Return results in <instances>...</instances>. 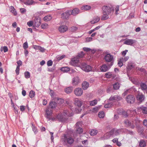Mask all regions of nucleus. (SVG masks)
<instances>
[{
	"instance_id": "obj_1",
	"label": "nucleus",
	"mask_w": 147,
	"mask_h": 147,
	"mask_svg": "<svg viewBox=\"0 0 147 147\" xmlns=\"http://www.w3.org/2000/svg\"><path fill=\"white\" fill-rule=\"evenodd\" d=\"M103 15L101 20H106L109 18V15L111 11V9L110 7L105 6L102 7Z\"/></svg>"
},
{
	"instance_id": "obj_2",
	"label": "nucleus",
	"mask_w": 147,
	"mask_h": 147,
	"mask_svg": "<svg viewBox=\"0 0 147 147\" xmlns=\"http://www.w3.org/2000/svg\"><path fill=\"white\" fill-rule=\"evenodd\" d=\"M104 59L106 62L110 63L111 66L113 65L114 59L113 56L111 54L106 53L104 55Z\"/></svg>"
},
{
	"instance_id": "obj_3",
	"label": "nucleus",
	"mask_w": 147,
	"mask_h": 147,
	"mask_svg": "<svg viewBox=\"0 0 147 147\" xmlns=\"http://www.w3.org/2000/svg\"><path fill=\"white\" fill-rule=\"evenodd\" d=\"M81 68L83 71L86 72H88L91 71L92 67L85 63H83L81 66Z\"/></svg>"
},
{
	"instance_id": "obj_4",
	"label": "nucleus",
	"mask_w": 147,
	"mask_h": 147,
	"mask_svg": "<svg viewBox=\"0 0 147 147\" xmlns=\"http://www.w3.org/2000/svg\"><path fill=\"white\" fill-rule=\"evenodd\" d=\"M125 100L127 103L129 104H133L135 102V98L133 95L130 94L126 96Z\"/></svg>"
},
{
	"instance_id": "obj_5",
	"label": "nucleus",
	"mask_w": 147,
	"mask_h": 147,
	"mask_svg": "<svg viewBox=\"0 0 147 147\" xmlns=\"http://www.w3.org/2000/svg\"><path fill=\"white\" fill-rule=\"evenodd\" d=\"M74 111L73 109L72 108L70 109L66 110H64L63 113V115L67 118L68 117H71L73 115V111Z\"/></svg>"
},
{
	"instance_id": "obj_6",
	"label": "nucleus",
	"mask_w": 147,
	"mask_h": 147,
	"mask_svg": "<svg viewBox=\"0 0 147 147\" xmlns=\"http://www.w3.org/2000/svg\"><path fill=\"white\" fill-rule=\"evenodd\" d=\"M121 131L120 129H113L110 131L109 134L111 136H115L119 135Z\"/></svg>"
},
{
	"instance_id": "obj_7",
	"label": "nucleus",
	"mask_w": 147,
	"mask_h": 147,
	"mask_svg": "<svg viewBox=\"0 0 147 147\" xmlns=\"http://www.w3.org/2000/svg\"><path fill=\"white\" fill-rule=\"evenodd\" d=\"M124 123L126 126L129 127L133 129L135 127L132 121L127 119L124 121Z\"/></svg>"
},
{
	"instance_id": "obj_8",
	"label": "nucleus",
	"mask_w": 147,
	"mask_h": 147,
	"mask_svg": "<svg viewBox=\"0 0 147 147\" xmlns=\"http://www.w3.org/2000/svg\"><path fill=\"white\" fill-rule=\"evenodd\" d=\"M74 93L77 96H81L83 93V91L82 88H76L74 91Z\"/></svg>"
},
{
	"instance_id": "obj_9",
	"label": "nucleus",
	"mask_w": 147,
	"mask_h": 147,
	"mask_svg": "<svg viewBox=\"0 0 147 147\" xmlns=\"http://www.w3.org/2000/svg\"><path fill=\"white\" fill-rule=\"evenodd\" d=\"M68 30V28L65 25L60 26L58 28L59 31L61 33H63L66 32Z\"/></svg>"
},
{
	"instance_id": "obj_10",
	"label": "nucleus",
	"mask_w": 147,
	"mask_h": 147,
	"mask_svg": "<svg viewBox=\"0 0 147 147\" xmlns=\"http://www.w3.org/2000/svg\"><path fill=\"white\" fill-rule=\"evenodd\" d=\"M70 15V11L69 10H67L61 14V17L63 19H67L69 18V16Z\"/></svg>"
},
{
	"instance_id": "obj_11",
	"label": "nucleus",
	"mask_w": 147,
	"mask_h": 147,
	"mask_svg": "<svg viewBox=\"0 0 147 147\" xmlns=\"http://www.w3.org/2000/svg\"><path fill=\"white\" fill-rule=\"evenodd\" d=\"M63 140L65 142H67L69 144H71L74 142L73 138L71 137L67 138L66 135H64Z\"/></svg>"
},
{
	"instance_id": "obj_12",
	"label": "nucleus",
	"mask_w": 147,
	"mask_h": 147,
	"mask_svg": "<svg viewBox=\"0 0 147 147\" xmlns=\"http://www.w3.org/2000/svg\"><path fill=\"white\" fill-rule=\"evenodd\" d=\"M57 119L61 122L65 121L67 120V118L65 117L64 115L61 114H58L57 116Z\"/></svg>"
},
{
	"instance_id": "obj_13",
	"label": "nucleus",
	"mask_w": 147,
	"mask_h": 147,
	"mask_svg": "<svg viewBox=\"0 0 147 147\" xmlns=\"http://www.w3.org/2000/svg\"><path fill=\"white\" fill-rule=\"evenodd\" d=\"M83 101L82 100H79L78 98L76 99L74 102V103L76 106L80 107L82 106L83 104Z\"/></svg>"
},
{
	"instance_id": "obj_14",
	"label": "nucleus",
	"mask_w": 147,
	"mask_h": 147,
	"mask_svg": "<svg viewBox=\"0 0 147 147\" xmlns=\"http://www.w3.org/2000/svg\"><path fill=\"white\" fill-rule=\"evenodd\" d=\"M136 98L140 104L144 101L145 99V96L142 94H138L137 95Z\"/></svg>"
},
{
	"instance_id": "obj_15",
	"label": "nucleus",
	"mask_w": 147,
	"mask_h": 147,
	"mask_svg": "<svg viewBox=\"0 0 147 147\" xmlns=\"http://www.w3.org/2000/svg\"><path fill=\"white\" fill-rule=\"evenodd\" d=\"M111 66V65L109 66V65L107 66L106 64H104L101 66L100 70L102 72L106 71L109 69Z\"/></svg>"
},
{
	"instance_id": "obj_16",
	"label": "nucleus",
	"mask_w": 147,
	"mask_h": 147,
	"mask_svg": "<svg viewBox=\"0 0 147 147\" xmlns=\"http://www.w3.org/2000/svg\"><path fill=\"white\" fill-rule=\"evenodd\" d=\"M136 42L135 40L131 39H128L126 40L124 42V44L128 45H132Z\"/></svg>"
},
{
	"instance_id": "obj_17",
	"label": "nucleus",
	"mask_w": 147,
	"mask_h": 147,
	"mask_svg": "<svg viewBox=\"0 0 147 147\" xmlns=\"http://www.w3.org/2000/svg\"><path fill=\"white\" fill-rule=\"evenodd\" d=\"M40 19L39 18H36L34 20V26L37 27H38L40 24Z\"/></svg>"
},
{
	"instance_id": "obj_18",
	"label": "nucleus",
	"mask_w": 147,
	"mask_h": 147,
	"mask_svg": "<svg viewBox=\"0 0 147 147\" xmlns=\"http://www.w3.org/2000/svg\"><path fill=\"white\" fill-rule=\"evenodd\" d=\"M70 11L71 15L75 16L79 13L80 11L79 9L77 8H75L72 10H69Z\"/></svg>"
},
{
	"instance_id": "obj_19",
	"label": "nucleus",
	"mask_w": 147,
	"mask_h": 147,
	"mask_svg": "<svg viewBox=\"0 0 147 147\" xmlns=\"http://www.w3.org/2000/svg\"><path fill=\"white\" fill-rule=\"evenodd\" d=\"M46 117L47 118H49V117L52 114V111L51 109L49 108H47L46 111Z\"/></svg>"
},
{
	"instance_id": "obj_20",
	"label": "nucleus",
	"mask_w": 147,
	"mask_h": 147,
	"mask_svg": "<svg viewBox=\"0 0 147 147\" xmlns=\"http://www.w3.org/2000/svg\"><path fill=\"white\" fill-rule=\"evenodd\" d=\"M57 105V103L53 101H51L50 102L49 107L51 109H54L55 108Z\"/></svg>"
},
{
	"instance_id": "obj_21",
	"label": "nucleus",
	"mask_w": 147,
	"mask_h": 147,
	"mask_svg": "<svg viewBox=\"0 0 147 147\" xmlns=\"http://www.w3.org/2000/svg\"><path fill=\"white\" fill-rule=\"evenodd\" d=\"M9 11L11 13H13L14 15H16L17 14V13L15 9L13 6H11L10 7Z\"/></svg>"
},
{
	"instance_id": "obj_22",
	"label": "nucleus",
	"mask_w": 147,
	"mask_h": 147,
	"mask_svg": "<svg viewBox=\"0 0 147 147\" xmlns=\"http://www.w3.org/2000/svg\"><path fill=\"white\" fill-rule=\"evenodd\" d=\"M100 20V18L99 17H96L94 18L90 22L92 24H94L98 22Z\"/></svg>"
},
{
	"instance_id": "obj_23",
	"label": "nucleus",
	"mask_w": 147,
	"mask_h": 147,
	"mask_svg": "<svg viewBox=\"0 0 147 147\" xmlns=\"http://www.w3.org/2000/svg\"><path fill=\"white\" fill-rule=\"evenodd\" d=\"M110 137V136L109 134L107 133L105 134L103 136L100 138V140H103L108 139Z\"/></svg>"
},
{
	"instance_id": "obj_24",
	"label": "nucleus",
	"mask_w": 147,
	"mask_h": 147,
	"mask_svg": "<svg viewBox=\"0 0 147 147\" xmlns=\"http://www.w3.org/2000/svg\"><path fill=\"white\" fill-rule=\"evenodd\" d=\"M140 108L143 114H147V107L142 106Z\"/></svg>"
},
{
	"instance_id": "obj_25",
	"label": "nucleus",
	"mask_w": 147,
	"mask_h": 147,
	"mask_svg": "<svg viewBox=\"0 0 147 147\" xmlns=\"http://www.w3.org/2000/svg\"><path fill=\"white\" fill-rule=\"evenodd\" d=\"M89 86V83H82V88L84 90H86Z\"/></svg>"
},
{
	"instance_id": "obj_26",
	"label": "nucleus",
	"mask_w": 147,
	"mask_h": 147,
	"mask_svg": "<svg viewBox=\"0 0 147 147\" xmlns=\"http://www.w3.org/2000/svg\"><path fill=\"white\" fill-rule=\"evenodd\" d=\"M91 8V7L90 6L88 5H85L81 7V9L82 10L87 11L90 9Z\"/></svg>"
},
{
	"instance_id": "obj_27",
	"label": "nucleus",
	"mask_w": 147,
	"mask_h": 147,
	"mask_svg": "<svg viewBox=\"0 0 147 147\" xmlns=\"http://www.w3.org/2000/svg\"><path fill=\"white\" fill-rule=\"evenodd\" d=\"M79 60L78 58H75L72 59L71 63L72 65H74V64L76 63H78Z\"/></svg>"
},
{
	"instance_id": "obj_28",
	"label": "nucleus",
	"mask_w": 147,
	"mask_h": 147,
	"mask_svg": "<svg viewBox=\"0 0 147 147\" xmlns=\"http://www.w3.org/2000/svg\"><path fill=\"white\" fill-rule=\"evenodd\" d=\"M73 88L72 87H68L65 89V91L66 93L69 94L71 92Z\"/></svg>"
},
{
	"instance_id": "obj_29",
	"label": "nucleus",
	"mask_w": 147,
	"mask_h": 147,
	"mask_svg": "<svg viewBox=\"0 0 147 147\" xmlns=\"http://www.w3.org/2000/svg\"><path fill=\"white\" fill-rule=\"evenodd\" d=\"M52 18V16L50 15H49L45 16L44 18L43 19L45 21L47 22L50 20Z\"/></svg>"
},
{
	"instance_id": "obj_30",
	"label": "nucleus",
	"mask_w": 147,
	"mask_h": 147,
	"mask_svg": "<svg viewBox=\"0 0 147 147\" xmlns=\"http://www.w3.org/2000/svg\"><path fill=\"white\" fill-rule=\"evenodd\" d=\"M98 133V131L96 129H92L90 132V134L92 136L96 135Z\"/></svg>"
},
{
	"instance_id": "obj_31",
	"label": "nucleus",
	"mask_w": 147,
	"mask_h": 147,
	"mask_svg": "<svg viewBox=\"0 0 147 147\" xmlns=\"http://www.w3.org/2000/svg\"><path fill=\"white\" fill-rule=\"evenodd\" d=\"M73 83H78L80 82L79 78L78 76L74 77L72 80Z\"/></svg>"
},
{
	"instance_id": "obj_32",
	"label": "nucleus",
	"mask_w": 147,
	"mask_h": 147,
	"mask_svg": "<svg viewBox=\"0 0 147 147\" xmlns=\"http://www.w3.org/2000/svg\"><path fill=\"white\" fill-rule=\"evenodd\" d=\"M61 70L64 72H67L70 70V68L68 67H63L61 68Z\"/></svg>"
},
{
	"instance_id": "obj_33",
	"label": "nucleus",
	"mask_w": 147,
	"mask_h": 147,
	"mask_svg": "<svg viewBox=\"0 0 147 147\" xmlns=\"http://www.w3.org/2000/svg\"><path fill=\"white\" fill-rule=\"evenodd\" d=\"M97 102V100L95 99L93 100L90 101V105L91 106H94L96 105Z\"/></svg>"
},
{
	"instance_id": "obj_34",
	"label": "nucleus",
	"mask_w": 147,
	"mask_h": 147,
	"mask_svg": "<svg viewBox=\"0 0 147 147\" xmlns=\"http://www.w3.org/2000/svg\"><path fill=\"white\" fill-rule=\"evenodd\" d=\"M140 147H144L146 146V143L145 141L144 140H140L139 144Z\"/></svg>"
},
{
	"instance_id": "obj_35",
	"label": "nucleus",
	"mask_w": 147,
	"mask_h": 147,
	"mask_svg": "<svg viewBox=\"0 0 147 147\" xmlns=\"http://www.w3.org/2000/svg\"><path fill=\"white\" fill-rule=\"evenodd\" d=\"M106 77L108 78H110L113 76V74L111 72H108L105 74Z\"/></svg>"
},
{
	"instance_id": "obj_36",
	"label": "nucleus",
	"mask_w": 147,
	"mask_h": 147,
	"mask_svg": "<svg viewBox=\"0 0 147 147\" xmlns=\"http://www.w3.org/2000/svg\"><path fill=\"white\" fill-rule=\"evenodd\" d=\"M98 116L100 118H103L105 116L104 112L103 111L99 112L98 114Z\"/></svg>"
},
{
	"instance_id": "obj_37",
	"label": "nucleus",
	"mask_w": 147,
	"mask_h": 147,
	"mask_svg": "<svg viewBox=\"0 0 147 147\" xmlns=\"http://www.w3.org/2000/svg\"><path fill=\"white\" fill-rule=\"evenodd\" d=\"M34 3L33 0H27L24 3L27 5H31Z\"/></svg>"
},
{
	"instance_id": "obj_38",
	"label": "nucleus",
	"mask_w": 147,
	"mask_h": 147,
	"mask_svg": "<svg viewBox=\"0 0 147 147\" xmlns=\"http://www.w3.org/2000/svg\"><path fill=\"white\" fill-rule=\"evenodd\" d=\"M140 86L142 89L143 90H145L147 89V85L146 83H141Z\"/></svg>"
},
{
	"instance_id": "obj_39",
	"label": "nucleus",
	"mask_w": 147,
	"mask_h": 147,
	"mask_svg": "<svg viewBox=\"0 0 147 147\" xmlns=\"http://www.w3.org/2000/svg\"><path fill=\"white\" fill-rule=\"evenodd\" d=\"M119 84V83H115L113 85V88L115 90L119 89L120 86Z\"/></svg>"
},
{
	"instance_id": "obj_40",
	"label": "nucleus",
	"mask_w": 147,
	"mask_h": 147,
	"mask_svg": "<svg viewBox=\"0 0 147 147\" xmlns=\"http://www.w3.org/2000/svg\"><path fill=\"white\" fill-rule=\"evenodd\" d=\"M35 95V92L34 91L32 90L30 91L29 96L30 98H32L34 97Z\"/></svg>"
},
{
	"instance_id": "obj_41",
	"label": "nucleus",
	"mask_w": 147,
	"mask_h": 147,
	"mask_svg": "<svg viewBox=\"0 0 147 147\" xmlns=\"http://www.w3.org/2000/svg\"><path fill=\"white\" fill-rule=\"evenodd\" d=\"M24 75L25 77L26 78H28L30 77V73L28 71H25L24 73Z\"/></svg>"
},
{
	"instance_id": "obj_42",
	"label": "nucleus",
	"mask_w": 147,
	"mask_h": 147,
	"mask_svg": "<svg viewBox=\"0 0 147 147\" xmlns=\"http://www.w3.org/2000/svg\"><path fill=\"white\" fill-rule=\"evenodd\" d=\"M78 29V28L76 26H72L70 29V30L72 32H75L77 31Z\"/></svg>"
},
{
	"instance_id": "obj_43",
	"label": "nucleus",
	"mask_w": 147,
	"mask_h": 147,
	"mask_svg": "<svg viewBox=\"0 0 147 147\" xmlns=\"http://www.w3.org/2000/svg\"><path fill=\"white\" fill-rule=\"evenodd\" d=\"M118 96H111L109 99V100L111 101H113L114 100H117Z\"/></svg>"
},
{
	"instance_id": "obj_44",
	"label": "nucleus",
	"mask_w": 147,
	"mask_h": 147,
	"mask_svg": "<svg viewBox=\"0 0 147 147\" xmlns=\"http://www.w3.org/2000/svg\"><path fill=\"white\" fill-rule=\"evenodd\" d=\"M113 105L112 102H109L105 105L104 107L105 108H107L110 107Z\"/></svg>"
},
{
	"instance_id": "obj_45",
	"label": "nucleus",
	"mask_w": 147,
	"mask_h": 147,
	"mask_svg": "<svg viewBox=\"0 0 147 147\" xmlns=\"http://www.w3.org/2000/svg\"><path fill=\"white\" fill-rule=\"evenodd\" d=\"M129 58V56H126L123 58H120V59L123 63L127 61L128 59Z\"/></svg>"
},
{
	"instance_id": "obj_46",
	"label": "nucleus",
	"mask_w": 147,
	"mask_h": 147,
	"mask_svg": "<svg viewBox=\"0 0 147 147\" xmlns=\"http://www.w3.org/2000/svg\"><path fill=\"white\" fill-rule=\"evenodd\" d=\"M32 130L34 132L35 134H36L38 132V130L36 127L33 124L32 125Z\"/></svg>"
},
{
	"instance_id": "obj_47",
	"label": "nucleus",
	"mask_w": 147,
	"mask_h": 147,
	"mask_svg": "<svg viewBox=\"0 0 147 147\" xmlns=\"http://www.w3.org/2000/svg\"><path fill=\"white\" fill-rule=\"evenodd\" d=\"M48 24L46 23H43L41 24V27L42 29H45L48 27Z\"/></svg>"
},
{
	"instance_id": "obj_48",
	"label": "nucleus",
	"mask_w": 147,
	"mask_h": 147,
	"mask_svg": "<svg viewBox=\"0 0 147 147\" xmlns=\"http://www.w3.org/2000/svg\"><path fill=\"white\" fill-rule=\"evenodd\" d=\"M118 64L119 66L120 67L122 66L123 65V62L120 59L118 60Z\"/></svg>"
},
{
	"instance_id": "obj_49",
	"label": "nucleus",
	"mask_w": 147,
	"mask_h": 147,
	"mask_svg": "<svg viewBox=\"0 0 147 147\" xmlns=\"http://www.w3.org/2000/svg\"><path fill=\"white\" fill-rule=\"evenodd\" d=\"M84 55V54L83 51H81L80 53H78L77 57L80 58L83 57Z\"/></svg>"
},
{
	"instance_id": "obj_50",
	"label": "nucleus",
	"mask_w": 147,
	"mask_h": 147,
	"mask_svg": "<svg viewBox=\"0 0 147 147\" xmlns=\"http://www.w3.org/2000/svg\"><path fill=\"white\" fill-rule=\"evenodd\" d=\"M47 119H48L49 120H51L52 121H55L58 120L57 116L53 117H49V118H47Z\"/></svg>"
},
{
	"instance_id": "obj_51",
	"label": "nucleus",
	"mask_w": 147,
	"mask_h": 147,
	"mask_svg": "<svg viewBox=\"0 0 147 147\" xmlns=\"http://www.w3.org/2000/svg\"><path fill=\"white\" fill-rule=\"evenodd\" d=\"M23 47L25 49H26L28 48V43L27 42H24L23 44Z\"/></svg>"
},
{
	"instance_id": "obj_52",
	"label": "nucleus",
	"mask_w": 147,
	"mask_h": 147,
	"mask_svg": "<svg viewBox=\"0 0 147 147\" xmlns=\"http://www.w3.org/2000/svg\"><path fill=\"white\" fill-rule=\"evenodd\" d=\"M130 112H131V114L132 115V116L135 115L137 113V112L135 110H131L130 111Z\"/></svg>"
},
{
	"instance_id": "obj_53",
	"label": "nucleus",
	"mask_w": 147,
	"mask_h": 147,
	"mask_svg": "<svg viewBox=\"0 0 147 147\" xmlns=\"http://www.w3.org/2000/svg\"><path fill=\"white\" fill-rule=\"evenodd\" d=\"M77 132L79 134H81L83 131V129L82 128L79 127L77 129Z\"/></svg>"
},
{
	"instance_id": "obj_54",
	"label": "nucleus",
	"mask_w": 147,
	"mask_h": 147,
	"mask_svg": "<svg viewBox=\"0 0 147 147\" xmlns=\"http://www.w3.org/2000/svg\"><path fill=\"white\" fill-rule=\"evenodd\" d=\"M58 102L59 104H62L64 102V100L62 98H58L57 99Z\"/></svg>"
},
{
	"instance_id": "obj_55",
	"label": "nucleus",
	"mask_w": 147,
	"mask_h": 147,
	"mask_svg": "<svg viewBox=\"0 0 147 147\" xmlns=\"http://www.w3.org/2000/svg\"><path fill=\"white\" fill-rule=\"evenodd\" d=\"M34 22L32 21H30L27 22V25L29 26H32L34 25Z\"/></svg>"
},
{
	"instance_id": "obj_56",
	"label": "nucleus",
	"mask_w": 147,
	"mask_h": 147,
	"mask_svg": "<svg viewBox=\"0 0 147 147\" xmlns=\"http://www.w3.org/2000/svg\"><path fill=\"white\" fill-rule=\"evenodd\" d=\"M115 13L116 14H118V11H119V5H117L116 7L115 8Z\"/></svg>"
},
{
	"instance_id": "obj_57",
	"label": "nucleus",
	"mask_w": 147,
	"mask_h": 147,
	"mask_svg": "<svg viewBox=\"0 0 147 147\" xmlns=\"http://www.w3.org/2000/svg\"><path fill=\"white\" fill-rule=\"evenodd\" d=\"M53 62L51 60L49 61L47 63V65L48 66H51L52 65Z\"/></svg>"
},
{
	"instance_id": "obj_58",
	"label": "nucleus",
	"mask_w": 147,
	"mask_h": 147,
	"mask_svg": "<svg viewBox=\"0 0 147 147\" xmlns=\"http://www.w3.org/2000/svg\"><path fill=\"white\" fill-rule=\"evenodd\" d=\"M134 67V66L133 64H129L127 66V69H131Z\"/></svg>"
},
{
	"instance_id": "obj_59",
	"label": "nucleus",
	"mask_w": 147,
	"mask_h": 147,
	"mask_svg": "<svg viewBox=\"0 0 147 147\" xmlns=\"http://www.w3.org/2000/svg\"><path fill=\"white\" fill-rule=\"evenodd\" d=\"M20 67L19 66H17L16 69V72L17 75L19 74V73Z\"/></svg>"
},
{
	"instance_id": "obj_60",
	"label": "nucleus",
	"mask_w": 147,
	"mask_h": 147,
	"mask_svg": "<svg viewBox=\"0 0 147 147\" xmlns=\"http://www.w3.org/2000/svg\"><path fill=\"white\" fill-rule=\"evenodd\" d=\"M20 12L22 13H24L26 11V9L24 8H22L20 9Z\"/></svg>"
},
{
	"instance_id": "obj_61",
	"label": "nucleus",
	"mask_w": 147,
	"mask_h": 147,
	"mask_svg": "<svg viewBox=\"0 0 147 147\" xmlns=\"http://www.w3.org/2000/svg\"><path fill=\"white\" fill-rule=\"evenodd\" d=\"M83 50L86 52L90 51L91 50V49L88 48L84 47L83 48Z\"/></svg>"
},
{
	"instance_id": "obj_62",
	"label": "nucleus",
	"mask_w": 147,
	"mask_h": 147,
	"mask_svg": "<svg viewBox=\"0 0 147 147\" xmlns=\"http://www.w3.org/2000/svg\"><path fill=\"white\" fill-rule=\"evenodd\" d=\"M18 64V66H19L20 67V66L22 65V62L21 60H19L17 62Z\"/></svg>"
},
{
	"instance_id": "obj_63",
	"label": "nucleus",
	"mask_w": 147,
	"mask_h": 147,
	"mask_svg": "<svg viewBox=\"0 0 147 147\" xmlns=\"http://www.w3.org/2000/svg\"><path fill=\"white\" fill-rule=\"evenodd\" d=\"M92 39V37H87L86 38V41L87 42H88L91 41Z\"/></svg>"
},
{
	"instance_id": "obj_64",
	"label": "nucleus",
	"mask_w": 147,
	"mask_h": 147,
	"mask_svg": "<svg viewBox=\"0 0 147 147\" xmlns=\"http://www.w3.org/2000/svg\"><path fill=\"white\" fill-rule=\"evenodd\" d=\"M143 125L146 126H147V119H144L143 121Z\"/></svg>"
}]
</instances>
